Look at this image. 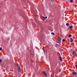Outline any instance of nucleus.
<instances>
[{
	"instance_id": "nucleus-19",
	"label": "nucleus",
	"mask_w": 77,
	"mask_h": 77,
	"mask_svg": "<svg viewBox=\"0 0 77 77\" xmlns=\"http://www.w3.org/2000/svg\"><path fill=\"white\" fill-rule=\"evenodd\" d=\"M77 68V64H76V66H75Z\"/></svg>"
},
{
	"instance_id": "nucleus-7",
	"label": "nucleus",
	"mask_w": 77,
	"mask_h": 77,
	"mask_svg": "<svg viewBox=\"0 0 77 77\" xmlns=\"http://www.w3.org/2000/svg\"><path fill=\"white\" fill-rule=\"evenodd\" d=\"M70 42H73V40H72V38H70Z\"/></svg>"
},
{
	"instance_id": "nucleus-6",
	"label": "nucleus",
	"mask_w": 77,
	"mask_h": 77,
	"mask_svg": "<svg viewBox=\"0 0 77 77\" xmlns=\"http://www.w3.org/2000/svg\"><path fill=\"white\" fill-rule=\"evenodd\" d=\"M59 59H60V61H62V57H59Z\"/></svg>"
},
{
	"instance_id": "nucleus-11",
	"label": "nucleus",
	"mask_w": 77,
	"mask_h": 77,
	"mask_svg": "<svg viewBox=\"0 0 77 77\" xmlns=\"http://www.w3.org/2000/svg\"><path fill=\"white\" fill-rule=\"evenodd\" d=\"M72 36V35L71 34H70L69 35V38H71V37Z\"/></svg>"
},
{
	"instance_id": "nucleus-14",
	"label": "nucleus",
	"mask_w": 77,
	"mask_h": 77,
	"mask_svg": "<svg viewBox=\"0 0 77 77\" xmlns=\"http://www.w3.org/2000/svg\"><path fill=\"white\" fill-rule=\"evenodd\" d=\"M62 41L63 42H65V39H63L62 40Z\"/></svg>"
},
{
	"instance_id": "nucleus-2",
	"label": "nucleus",
	"mask_w": 77,
	"mask_h": 77,
	"mask_svg": "<svg viewBox=\"0 0 77 77\" xmlns=\"http://www.w3.org/2000/svg\"><path fill=\"white\" fill-rule=\"evenodd\" d=\"M17 69L18 71H19V72H20L21 71V68L20 67V66H18V64H17Z\"/></svg>"
},
{
	"instance_id": "nucleus-1",
	"label": "nucleus",
	"mask_w": 77,
	"mask_h": 77,
	"mask_svg": "<svg viewBox=\"0 0 77 77\" xmlns=\"http://www.w3.org/2000/svg\"><path fill=\"white\" fill-rule=\"evenodd\" d=\"M61 39L60 38V37H59L58 38V39H57V40H58V43H59V44H60V43H61Z\"/></svg>"
},
{
	"instance_id": "nucleus-16",
	"label": "nucleus",
	"mask_w": 77,
	"mask_h": 77,
	"mask_svg": "<svg viewBox=\"0 0 77 77\" xmlns=\"http://www.w3.org/2000/svg\"><path fill=\"white\" fill-rule=\"evenodd\" d=\"M54 1V0H51V2H53Z\"/></svg>"
},
{
	"instance_id": "nucleus-13",
	"label": "nucleus",
	"mask_w": 77,
	"mask_h": 77,
	"mask_svg": "<svg viewBox=\"0 0 77 77\" xmlns=\"http://www.w3.org/2000/svg\"><path fill=\"white\" fill-rule=\"evenodd\" d=\"M70 2H71V3H72V2H73V0H70Z\"/></svg>"
},
{
	"instance_id": "nucleus-9",
	"label": "nucleus",
	"mask_w": 77,
	"mask_h": 77,
	"mask_svg": "<svg viewBox=\"0 0 77 77\" xmlns=\"http://www.w3.org/2000/svg\"><path fill=\"white\" fill-rule=\"evenodd\" d=\"M43 18H44V19H47V17H44V16H43L42 17Z\"/></svg>"
},
{
	"instance_id": "nucleus-10",
	"label": "nucleus",
	"mask_w": 77,
	"mask_h": 77,
	"mask_svg": "<svg viewBox=\"0 0 77 77\" xmlns=\"http://www.w3.org/2000/svg\"><path fill=\"white\" fill-rule=\"evenodd\" d=\"M55 47H58V44H56Z\"/></svg>"
},
{
	"instance_id": "nucleus-8",
	"label": "nucleus",
	"mask_w": 77,
	"mask_h": 77,
	"mask_svg": "<svg viewBox=\"0 0 77 77\" xmlns=\"http://www.w3.org/2000/svg\"><path fill=\"white\" fill-rule=\"evenodd\" d=\"M69 28L70 29H72V26H69Z\"/></svg>"
},
{
	"instance_id": "nucleus-18",
	"label": "nucleus",
	"mask_w": 77,
	"mask_h": 77,
	"mask_svg": "<svg viewBox=\"0 0 77 77\" xmlns=\"http://www.w3.org/2000/svg\"><path fill=\"white\" fill-rule=\"evenodd\" d=\"M0 63H2V60L0 59Z\"/></svg>"
},
{
	"instance_id": "nucleus-4",
	"label": "nucleus",
	"mask_w": 77,
	"mask_h": 77,
	"mask_svg": "<svg viewBox=\"0 0 77 77\" xmlns=\"http://www.w3.org/2000/svg\"><path fill=\"white\" fill-rule=\"evenodd\" d=\"M72 74L74 75H77V72H72Z\"/></svg>"
},
{
	"instance_id": "nucleus-12",
	"label": "nucleus",
	"mask_w": 77,
	"mask_h": 77,
	"mask_svg": "<svg viewBox=\"0 0 77 77\" xmlns=\"http://www.w3.org/2000/svg\"><path fill=\"white\" fill-rule=\"evenodd\" d=\"M69 25V23H67L66 24V26H68Z\"/></svg>"
},
{
	"instance_id": "nucleus-20",
	"label": "nucleus",
	"mask_w": 77,
	"mask_h": 77,
	"mask_svg": "<svg viewBox=\"0 0 77 77\" xmlns=\"http://www.w3.org/2000/svg\"><path fill=\"white\" fill-rule=\"evenodd\" d=\"M44 53H45V51H44Z\"/></svg>"
},
{
	"instance_id": "nucleus-17",
	"label": "nucleus",
	"mask_w": 77,
	"mask_h": 77,
	"mask_svg": "<svg viewBox=\"0 0 77 77\" xmlns=\"http://www.w3.org/2000/svg\"><path fill=\"white\" fill-rule=\"evenodd\" d=\"M2 50V48H0V51H1Z\"/></svg>"
},
{
	"instance_id": "nucleus-21",
	"label": "nucleus",
	"mask_w": 77,
	"mask_h": 77,
	"mask_svg": "<svg viewBox=\"0 0 77 77\" xmlns=\"http://www.w3.org/2000/svg\"><path fill=\"white\" fill-rule=\"evenodd\" d=\"M76 38H77V36L76 37Z\"/></svg>"
},
{
	"instance_id": "nucleus-5",
	"label": "nucleus",
	"mask_w": 77,
	"mask_h": 77,
	"mask_svg": "<svg viewBox=\"0 0 77 77\" xmlns=\"http://www.w3.org/2000/svg\"><path fill=\"white\" fill-rule=\"evenodd\" d=\"M43 73L45 75V76H47V74L46 73H45V72L44 71L43 72Z\"/></svg>"
},
{
	"instance_id": "nucleus-3",
	"label": "nucleus",
	"mask_w": 77,
	"mask_h": 77,
	"mask_svg": "<svg viewBox=\"0 0 77 77\" xmlns=\"http://www.w3.org/2000/svg\"><path fill=\"white\" fill-rule=\"evenodd\" d=\"M72 55H73L74 56H76V55H77L76 52H75V51H74V50H73L72 52Z\"/></svg>"
},
{
	"instance_id": "nucleus-15",
	"label": "nucleus",
	"mask_w": 77,
	"mask_h": 77,
	"mask_svg": "<svg viewBox=\"0 0 77 77\" xmlns=\"http://www.w3.org/2000/svg\"><path fill=\"white\" fill-rule=\"evenodd\" d=\"M51 34H52V35H54V33L53 32H51Z\"/></svg>"
}]
</instances>
